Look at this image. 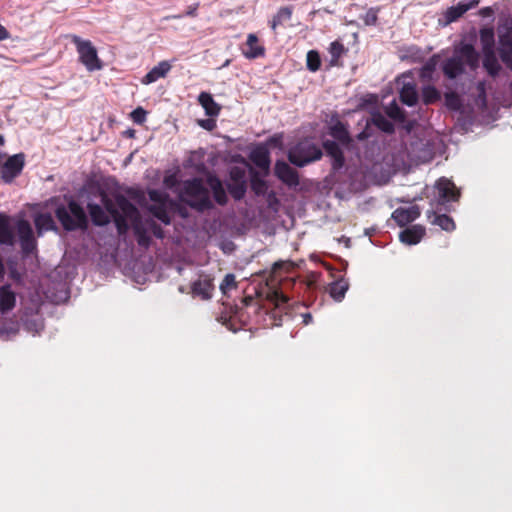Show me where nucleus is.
<instances>
[{"label":"nucleus","mask_w":512,"mask_h":512,"mask_svg":"<svg viewBox=\"0 0 512 512\" xmlns=\"http://www.w3.org/2000/svg\"><path fill=\"white\" fill-rule=\"evenodd\" d=\"M101 203H89L88 210L95 225L102 226L109 223L110 218L116 222L119 232L127 228V221H134L137 215L136 207L124 196L117 195L113 199L105 194L101 195Z\"/></svg>","instance_id":"obj_1"},{"label":"nucleus","mask_w":512,"mask_h":512,"mask_svg":"<svg viewBox=\"0 0 512 512\" xmlns=\"http://www.w3.org/2000/svg\"><path fill=\"white\" fill-rule=\"evenodd\" d=\"M15 231L18 234L23 252L25 254L32 253L36 248V240L30 223L27 220L20 219L16 225H13L7 216L0 215V244L13 246Z\"/></svg>","instance_id":"obj_2"},{"label":"nucleus","mask_w":512,"mask_h":512,"mask_svg":"<svg viewBox=\"0 0 512 512\" xmlns=\"http://www.w3.org/2000/svg\"><path fill=\"white\" fill-rule=\"evenodd\" d=\"M330 134L337 142L327 140L323 143V146L332 159L333 169L338 170L344 165L343 148L347 150H358V148L354 146V140L349 137L347 129L341 122L331 127Z\"/></svg>","instance_id":"obj_3"},{"label":"nucleus","mask_w":512,"mask_h":512,"mask_svg":"<svg viewBox=\"0 0 512 512\" xmlns=\"http://www.w3.org/2000/svg\"><path fill=\"white\" fill-rule=\"evenodd\" d=\"M479 55L470 44H463L454 51L451 58L443 65L445 76L454 79L464 73L466 67L475 70L478 67Z\"/></svg>","instance_id":"obj_4"},{"label":"nucleus","mask_w":512,"mask_h":512,"mask_svg":"<svg viewBox=\"0 0 512 512\" xmlns=\"http://www.w3.org/2000/svg\"><path fill=\"white\" fill-rule=\"evenodd\" d=\"M480 42L482 45L483 52L482 65L486 73L493 79H497L505 75V70L502 67L494 51V31L491 28L481 29Z\"/></svg>","instance_id":"obj_5"},{"label":"nucleus","mask_w":512,"mask_h":512,"mask_svg":"<svg viewBox=\"0 0 512 512\" xmlns=\"http://www.w3.org/2000/svg\"><path fill=\"white\" fill-rule=\"evenodd\" d=\"M181 200L193 208L205 210L211 207L210 194L200 179L187 180L180 191Z\"/></svg>","instance_id":"obj_6"},{"label":"nucleus","mask_w":512,"mask_h":512,"mask_svg":"<svg viewBox=\"0 0 512 512\" xmlns=\"http://www.w3.org/2000/svg\"><path fill=\"white\" fill-rule=\"evenodd\" d=\"M56 217L63 228L68 231L82 229L87 226L86 213L74 200L69 201L67 205L58 206Z\"/></svg>","instance_id":"obj_7"},{"label":"nucleus","mask_w":512,"mask_h":512,"mask_svg":"<svg viewBox=\"0 0 512 512\" xmlns=\"http://www.w3.org/2000/svg\"><path fill=\"white\" fill-rule=\"evenodd\" d=\"M322 157V150L311 140H303L292 147L288 152L289 161L303 167Z\"/></svg>","instance_id":"obj_8"},{"label":"nucleus","mask_w":512,"mask_h":512,"mask_svg":"<svg viewBox=\"0 0 512 512\" xmlns=\"http://www.w3.org/2000/svg\"><path fill=\"white\" fill-rule=\"evenodd\" d=\"M69 37L76 46L79 61L85 66V68L89 72L101 70L103 65L92 42L84 40L77 35H70Z\"/></svg>","instance_id":"obj_9"},{"label":"nucleus","mask_w":512,"mask_h":512,"mask_svg":"<svg viewBox=\"0 0 512 512\" xmlns=\"http://www.w3.org/2000/svg\"><path fill=\"white\" fill-rule=\"evenodd\" d=\"M363 125V130L356 135L358 141H364L371 137L375 128L386 133H392L394 131L393 123L378 112L373 113L371 118L365 119Z\"/></svg>","instance_id":"obj_10"},{"label":"nucleus","mask_w":512,"mask_h":512,"mask_svg":"<svg viewBox=\"0 0 512 512\" xmlns=\"http://www.w3.org/2000/svg\"><path fill=\"white\" fill-rule=\"evenodd\" d=\"M25 164V156L23 153L10 156L3 161L0 157V176L5 183H11L22 171Z\"/></svg>","instance_id":"obj_11"},{"label":"nucleus","mask_w":512,"mask_h":512,"mask_svg":"<svg viewBox=\"0 0 512 512\" xmlns=\"http://www.w3.org/2000/svg\"><path fill=\"white\" fill-rule=\"evenodd\" d=\"M399 86L400 100L407 106H414L417 104L419 95L416 89V84L407 75H402L397 79Z\"/></svg>","instance_id":"obj_12"},{"label":"nucleus","mask_w":512,"mask_h":512,"mask_svg":"<svg viewBox=\"0 0 512 512\" xmlns=\"http://www.w3.org/2000/svg\"><path fill=\"white\" fill-rule=\"evenodd\" d=\"M438 194V201L441 204L456 201L459 198V191L454 183L446 178H440L435 186Z\"/></svg>","instance_id":"obj_13"},{"label":"nucleus","mask_w":512,"mask_h":512,"mask_svg":"<svg viewBox=\"0 0 512 512\" xmlns=\"http://www.w3.org/2000/svg\"><path fill=\"white\" fill-rule=\"evenodd\" d=\"M275 175L286 185L296 187L299 185L298 173L291 168L285 161L278 160L275 164Z\"/></svg>","instance_id":"obj_14"},{"label":"nucleus","mask_w":512,"mask_h":512,"mask_svg":"<svg viewBox=\"0 0 512 512\" xmlns=\"http://www.w3.org/2000/svg\"><path fill=\"white\" fill-rule=\"evenodd\" d=\"M17 303V293L13 290L10 284H5L0 287V312L5 315L11 312Z\"/></svg>","instance_id":"obj_15"},{"label":"nucleus","mask_w":512,"mask_h":512,"mask_svg":"<svg viewBox=\"0 0 512 512\" xmlns=\"http://www.w3.org/2000/svg\"><path fill=\"white\" fill-rule=\"evenodd\" d=\"M214 289L212 279L209 276H200V278L192 283L191 290L194 296L201 297L204 300L212 297Z\"/></svg>","instance_id":"obj_16"},{"label":"nucleus","mask_w":512,"mask_h":512,"mask_svg":"<svg viewBox=\"0 0 512 512\" xmlns=\"http://www.w3.org/2000/svg\"><path fill=\"white\" fill-rule=\"evenodd\" d=\"M420 215L418 206L413 205L407 208H397L392 213V218L397 222L399 226H405L408 223L417 219Z\"/></svg>","instance_id":"obj_17"},{"label":"nucleus","mask_w":512,"mask_h":512,"mask_svg":"<svg viewBox=\"0 0 512 512\" xmlns=\"http://www.w3.org/2000/svg\"><path fill=\"white\" fill-rule=\"evenodd\" d=\"M425 234V228L421 225H413L400 232L399 238L402 243L415 245L421 241Z\"/></svg>","instance_id":"obj_18"},{"label":"nucleus","mask_w":512,"mask_h":512,"mask_svg":"<svg viewBox=\"0 0 512 512\" xmlns=\"http://www.w3.org/2000/svg\"><path fill=\"white\" fill-rule=\"evenodd\" d=\"M171 70V64L168 61H161L154 66L142 79L145 85L156 82L157 80L166 77Z\"/></svg>","instance_id":"obj_19"},{"label":"nucleus","mask_w":512,"mask_h":512,"mask_svg":"<svg viewBox=\"0 0 512 512\" xmlns=\"http://www.w3.org/2000/svg\"><path fill=\"white\" fill-rule=\"evenodd\" d=\"M498 54L501 62L512 72V39L509 36L500 37Z\"/></svg>","instance_id":"obj_20"},{"label":"nucleus","mask_w":512,"mask_h":512,"mask_svg":"<svg viewBox=\"0 0 512 512\" xmlns=\"http://www.w3.org/2000/svg\"><path fill=\"white\" fill-rule=\"evenodd\" d=\"M198 102L204 108L206 115L210 117L219 115L221 107L214 101L210 93L201 92L198 96Z\"/></svg>","instance_id":"obj_21"},{"label":"nucleus","mask_w":512,"mask_h":512,"mask_svg":"<svg viewBox=\"0 0 512 512\" xmlns=\"http://www.w3.org/2000/svg\"><path fill=\"white\" fill-rule=\"evenodd\" d=\"M478 3V0H471L469 3H458L456 6H452L446 11L445 17L448 22L456 21L468 10L476 7Z\"/></svg>","instance_id":"obj_22"},{"label":"nucleus","mask_w":512,"mask_h":512,"mask_svg":"<svg viewBox=\"0 0 512 512\" xmlns=\"http://www.w3.org/2000/svg\"><path fill=\"white\" fill-rule=\"evenodd\" d=\"M243 54L248 59H254L264 54V48L258 44L256 35H248L246 49H243Z\"/></svg>","instance_id":"obj_23"},{"label":"nucleus","mask_w":512,"mask_h":512,"mask_svg":"<svg viewBox=\"0 0 512 512\" xmlns=\"http://www.w3.org/2000/svg\"><path fill=\"white\" fill-rule=\"evenodd\" d=\"M34 222L39 236L46 231L54 230L56 228L52 216L48 213L36 215Z\"/></svg>","instance_id":"obj_24"},{"label":"nucleus","mask_w":512,"mask_h":512,"mask_svg":"<svg viewBox=\"0 0 512 512\" xmlns=\"http://www.w3.org/2000/svg\"><path fill=\"white\" fill-rule=\"evenodd\" d=\"M251 159L260 169L268 170L270 167L269 152L265 147H258L251 153Z\"/></svg>","instance_id":"obj_25"},{"label":"nucleus","mask_w":512,"mask_h":512,"mask_svg":"<svg viewBox=\"0 0 512 512\" xmlns=\"http://www.w3.org/2000/svg\"><path fill=\"white\" fill-rule=\"evenodd\" d=\"M349 288V284L344 279L333 282L329 287V293L335 301H341Z\"/></svg>","instance_id":"obj_26"},{"label":"nucleus","mask_w":512,"mask_h":512,"mask_svg":"<svg viewBox=\"0 0 512 512\" xmlns=\"http://www.w3.org/2000/svg\"><path fill=\"white\" fill-rule=\"evenodd\" d=\"M137 216L134 221H130L132 224H134V231L135 235L137 237V242L140 246L147 247L150 243V231L143 228L140 223L137 222ZM129 221L126 223L128 224Z\"/></svg>","instance_id":"obj_27"},{"label":"nucleus","mask_w":512,"mask_h":512,"mask_svg":"<svg viewBox=\"0 0 512 512\" xmlns=\"http://www.w3.org/2000/svg\"><path fill=\"white\" fill-rule=\"evenodd\" d=\"M209 186L213 191L214 198L217 203L223 205L227 201L226 192L222 186V183L216 178L209 179Z\"/></svg>","instance_id":"obj_28"},{"label":"nucleus","mask_w":512,"mask_h":512,"mask_svg":"<svg viewBox=\"0 0 512 512\" xmlns=\"http://www.w3.org/2000/svg\"><path fill=\"white\" fill-rule=\"evenodd\" d=\"M292 10L288 7L281 8L277 14L274 16L271 22V28L273 30L276 29L278 25H281L291 19Z\"/></svg>","instance_id":"obj_29"},{"label":"nucleus","mask_w":512,"mask_h":512,"mask_svg":"<svg viewBox=\"0 0 512 512\" xmlns=\"http://www.w3.org/2000/svg\"><path fill=\"white\" fill-rule=\"evenodd\" d=\"M386 114L397 121H403L405 119L404 112L400 108V106L397 104L396 100L393 99L386 107H385Z\"/></svg>","instance_id":"obj_30"},{"label":"nucleus","mask_w":512,"mask_h":512,"mask_svg":"<svg viewBox=\"0 0 512 512\" xmlns=\"http://www.w3.org/2000/svg\"><path fill=\"white\" fill-rule=\"evenodd\" d=\"M477 96L475 98V105L479 109H484L487 106V97H486V84L485 82H479L476 86Z\"/></svg>","instance_id":"obj_31"},{"label":"nucleus","mask_w":512,"mask_h":512,"mask_svg":"<svg viewBox=\"0 0 512 512\" xmlns=\"http://www.w3.org/2000/svg\"><path fill=\"white\" fill-rule=\"evenodd\" d=\"M422 98L425 104H431L440 98V94L436 88L428 85L422 90Z\"/></svg>","instance_id":"obj_32"},{"label":"nucleus","mask_w":512,"mask_h":512,"mask_svg":"<svg viewBox=\"0 0 512 512\" xmlns=\"http://www.w3.org/2000/svg\"><path fill=\"white\" fill-rule=\"evenodd\" d=\"M433 223L440 226L445 231H452L455 228L453 219L445 214L437 215L434 218Z\"/></svg>","instance_id":"obj_33"},{"label":"nucleus","mask_w":512,"mask_h":512,"mask_svg":"<svg viewBox=\"0 0 512 512\" xmlns=\"http://www.w3.org/2000/svg\"><path fill=\"white\" fill-rule=\"evenodd\" d=\"M306 60H307V68L310 71L315 72L320 68L321 61H320V56H319L318 52H316L314 50H310L307 53Z\"/></svg>","instance_id":"obj_34"},{"label":"nucleus","mask_w":512,"mask_h":512,"mask_svg":"<svg viewBox=\"0 0 512 512\" xmlns=\"http://www.w3.org/2000/svg\"><path fill=\"white\" fill-rule=\"evenodd\" d=\"M237 287L236 279L234 274H227L220 284V290L223 294L228 293L232 289Z\"/></svg>","instance_id":"obj_35"},{"label":"nucleus","mask_w":512,"mask_h":512,"mask_svg":"<svg viewBox=\"0 0 512 512\" xmlns=\"http://www.w3.org/2000/svg\"><path fill=\"white\" fill-rule=\"evenodd\" d=\"M329 52L331 54V63L335 65L338 59L344 53V46L338 41L332 42L330 45Z\"/></svg>","instance_id":"obj_36"},{"label":"nucleus","mask_w":512,"mask_h":512,"mask_svg":"<svg viewBox=\"0 0 512 512\" xmlns=\"http://www.w3.org/2000/svg\"><path fill=\"white\" fill-rule=\"evenodd\" d=\"M152 214L164 224H169L171 219L169 213L163 207H154L151 209Z\"/></svg>","instance_id":"obj_37"},{"label":"nucleus","mask_w":512,"mask_h":512,"mask_svg":"<svg viewBox=\"0 0 512 512\" xmlns=\"http://www.w3.org/2000/svg\"><path fill=\"white\" fill-rule=\"evenodd\" d=\"M446 105L452 110H458L461 106L460 98L454 93H448L445 96Z\"/></svg>","instance_id":"obj_38"},{"label":"nucleus","mask_w":512,"mask_h":512,"mask_svg":"<svg viewBox=\"0 0 512 512\" xmlns=\"http://www.w3.org/2000/svg\"><path fill=\"white\" fill-rule=\"evenodd\" d=\"M27 331L33 333V335L39 334L43 329V323L40 319L28 320L25 323Z\"/></svg>","instance_id":"obj_39"},{"label":"nucleus","mask_w":512,"mask_h":512,"mask_svg":"<svg viewBox=\"0 0 512 512\" xmlns=\"http://www.w3.org/2000/svg\"><path fill=\"white\" fill-rule=\"evenodd\" d=\"M268 299L275 304L276 307H280L282 304H286L288 302V298L278 292V291H273L269 296H268Z\"/></svg>","instance_id":"obj_40"},{"label":"nucleus","mask_w":512,"mask_h":512,"mask_svg":"<svg viewBox=\"0 0 512 512\" xmlns=\"http://www.w3.org/2000/svg\"><path fill=\"white\" fill-rule=\"evenodd\" d=\"M131 118L136 124H142L146 120V111L138 107L131 112Z\"/></svg>","instance_id":"obj_41"},{"label":"nucleus","mask_w":512,"mask_h":512,"mask_svg":"<svg viewBox=\"0 0 512 512\" xmlns=\"http://www.w3.org/2000/svg\"><path fill=\"white\" fill-rule=\"evenodd\" d=\"M251 185L256 194H264L267 190L265 181L256 177L253 178Z\"/></svg>","instance_id":"obj_42"},{"label":"nucleus","mask_w":512,"mask_h":512,"mask_svg":"<svg viewBox=\"0 0 512 512\" xmlns=\"http://www.w3.org/2000/svg\"><path fill=\"white\" fill-rule=\"evenodd\" d=\"M364 23L368 26L375 25L377 22V10L371 8L363 16Z\"/></svg>","instance_id":"obj_43"},{"label":"nucleus","mask_w":512,"mask_h":512,"mask_svg":"<svg viewBox=\"0 0 512 512\" xmlns=\"http://www.w3.org/2000/svg\"><path fill=\"white\" fill-rule=\"evenodd\" d=\"M435 70V63L430 61L427 62L421 69L422 78H430Z\"/></svg>","instance_id":"obj_44"},{"label":"nucleus","mask_w":512,"mask_h":512,"mask_svg":"<svg viewBox=\"0 0 512 512\" xmlns=\"http://www.w3.org/2000/svg\"><path fill=\"white\" fill-rule=\"evenodd\" d=\"M148 227H149V230H151V232L157 237V238H162L163 237V233H162V230L160 227L156 226L155 223L153 222H149L147 223Z\"/></svg>","instance_id":"obj_45"},{"label":"nucleus","mask_w":512,"mask_h":512,"mask_svg":"<svg viewBox=\"0 0 512 512\" xmlns=\"http://www.w3.org/2000/svg\"><path fill=\"white\" fill-rule=\"evenodd\" d=\"M231 193L236 199H240L243 197L245 193V187L243 185H239L234 190H232Z\"/></svg>","instance_id":"obj_46"},{"label":"nucleus","mask_w":512,"mask_h":512,"mask_svg":"<svg viewBox=\"0 0 512 512\" xmlns=\"http://www.w3.org/2000/svg\"><path fill=\"white\" fill-rule=\"evenodd\" d=\"M9 37H10V34L7 31V29L3 25L0 24V41L6 40Z\"/></svg>","instance_id":"obj_47"},{"label":"nucleus","mask_w":512,"mask_h":512,"mask_svg":"<svg viewBox=\"0 0 512 512\" xmlns=\"http://www.w3.org/2000/svg\"><path fill=\"white\" fill-rule=\"evenodd\" d=\"M198 9V4H194L188 7V10L186 11L187 16H196V12Z\"/></svg>","instance_id":"obj_48"},{"label":"nucleus","mask_w":512,"mask_h":512,"mask_svg":"<svg viewBox=\"0 0 512 512\" xmlns=\"http://www.w3.org/2000/svg\"><path fill=\"white\" fill-rule=\"evenodd\" d=\"M200 125L205 129L211 130L215 124L212 120H202Z\"/></svg>","instance_id":"obj_49"},{"label":"nucleus","mask_w":512,"mask_h":512,"mask_svg":"<svg viewBox=\"0 0 512 512\" xmlns=\"http://www.w3.org/2000/svg\"><path fill=\"white\" fill-rule=\"evenodd\" d=\"M303 322L305 325H308L312 322V315L310 313L303 314Z\"/></svg>","instance_id":"obj_50"},{"label":"nucleus","mask_w":512,"mask_h":512,"mask_svg":"<svg viewBox=\"0 0 512 512\" xmlns=\"http://www.w3.org/2000/svg\"><path fill=\"white\" fill-rule=\"evenodd\" d=\"M157 195H158V193L156 191H151L150 192V197H151L152 200H156L157 199V197H156Z\"/></svg>","instance_id":"obj_51"},{"label":"nucleus","mask_w":512,"mask_h":512,"mask_svg":"<svg viewBox=\"0 0 512 512\" xmlns=\"http://www.w3.org/2000/svg\"><path fill=\"white\" fill-rule=\"evenodd\" d=\"M4 145V137L2 135H0V146H3ZM3 155L0 153V157H2Z\"/></svg>","instance_id":"obj_52"},{"label":"nucleus","mask_w":512,"mask_h":512,"mask_svg":"<svg viewBox=\"0 0 512 512\" xmlns=\"http://www.w3.org/2000/svg\"><path fill=\"white\" fill-rule=\"evenodd\" d=\"M230 64V60H226L225 63L222 65V67H227Z\"/></svg>","instance_id":"obj_53"}]
</instances>
